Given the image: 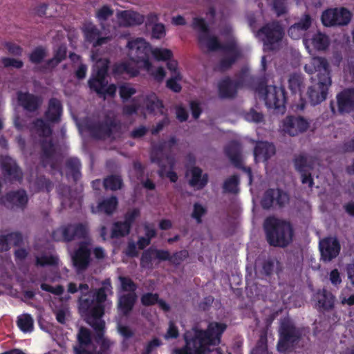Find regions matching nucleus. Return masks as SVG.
<instances>
[{"label":"nucleus","mask_w":354,"mask_h":354,"mask_svg":"<svg viewBox=\"0 0 354 354\" xmlns=\"http://www.w3.org/2000/svg\"><path fill=\"white\" fill-rule=\"evenodd\" d=\"M63 106L61 101L56 97H51L48 102L44 118L51 124H58L62 120Z\"/></svg>","instance_id":"4be33fe9"},{"label":"nucleus","mask_w":354,"mask_h":354,"mask_svg":"<svg viewBox=\"0 0 354 354\" xmlns=\"http://www.w3.org/2000/svg\"><path fill=\"white\" fill-rule=\"evenodd\" d=\"M286 0H273V10L278 17L287 12Z\"/></svg>","instance_id":"338daca9"},{"label":"nucleus","mask_w":354,"mask_h":354,"mask_svg":"<svg viewBox=\"0 0 354 354\" xmlns=\"http://www.w3.org/2000/svg\"><path fill=\"white\" fill-rule=\"evenodd\" d=\"M65 167L67 174L70 175L75 182H77L82 177V163L77 157H70L66 160Z\"/></svg>","instance_id":"c9c22d12"},{"label":"nucleus","mask_w":354,"mask_h":354,"mask_svg":"<svg viewBox=\"0 0 354 354\" xmlns=\"http://www.w3.org/2000/svg\"><path fill=\"white\" fill-rule=\"evenodd\" d=\"M1 174L6 182L21 184L24 180V171L17 160L8 155L0 156Z\"/></svg>","instance_id":"9b49d317"},{"label":"nucleus","mask_w":354,"mask_h":354,"mask_svg":"<svg viewBox=\"0 0 354 354\" xmlns=\"http://www.w3.org/2000/svg\"><path fill=\"white\" fill-rule=\"evenodd\" d=\"M177 143V140L174 136L171 137L168 141H164L158 143L153 147L150 154V160L153 163H156L160 167L158 171L159 176L162 177L167 169V165L163 162V159L167 160L169 167L172 169L175 165V160L171 155H165L164 151L168 148L171 150Z\"/></svg>","instance_id":"1a4fd4ad"},{"label":"nucleus","mask_w":354,"mask_h":354,"mask_svg":"<svg viewBox=\"0 0 354 354\" xmlns=\"http://www.w3.org/2000/svg\"><path fill=\"white\" fill-rule=\"evenodd\" d=\"M321 259L328 263L335 259L339 254L341 245L336 237H326L319 241Z\"/></svg>","instance_id":"a211bd4d"},{"label":"nucleus","mask_w":354,"mask_h":354,"mask_svg":"<svg viewBox=\"0 0 354 354\" xmlns=\"http://www.w3.org/2000/svg\"><path fill=\"white\" fill-rule=\"evenodd\" d=\"M310 122L303 116L288 115L282 122L283 131L290 136H296L306 132Z\"/></svg>","instance_id":"f3484780"},{"label":"nucleus","mask_w":354,"mask_h":354,"mask_svg":"<svg viewBox=\"0 0 354 354\" xmlns=\"http://www.w3.org/2000/svg\"><path fill=\"white\" fill-rule=\"evenodd\" d=\"M17 324L22 332L28 333L33 330L34 321L30 315L24 314L18 317Z\"/></svg>","instance_id":"a18cd8bd"},{"label":"nucleus","mask_w":354,"mask_h":354,"mask_svg":"<svg viewBox=\"0 0 354 354\" xmlns=\"http://www.w3.org/2000/svg\"><path fill=\"white\" fill-rule=\"evenodd\" d=\"M180 80V75L178 73L175 77H171L167 80L166 86L175 93H179L181 91L182 86L178 82V80Z\"/></svg>","instance_id":"680f3d73"},{"label":"nucleus","mask_w":354,"mask_h":354,"mask_svg":"<svg viewBox=\"0 0 354 354\" xmlns=\"http://www.w3.org/2000/svg\"><path fill=\"white\" fill-rule=\"evenodd\" d=\"M41 148V161L44 167L53 160L57 155V145L52 138H43L39 142Z\"/></svg>","instance_id":"b1692460"},{"label":"nucleus","mask_w":354,"mask_h":354,"mask_svg":"<svg viewBox=\"0 0 354 354\" xmlns=\"http://www.w3.org/2000/svg\"><path fill=\"white\" fill-rule=\"evenodd\" d=\"M240 183L239 177L234 174L227 178L223 183V189L225 193L237 194L239 191V185Z\"/></svg>","instance_id":"37998d69"},{"label":"nucleus","mask_w":354,"mask_h":354,"mask_svg":"<svg viewBox=\"0 0 354 354\" xmlns=\"http://www.w3.org/2000/svg\"><path fill=\"white\" fill-rule=\"evenodd\" d=\"M268 340L266 335H261L255 347L252 350L251 354H267Z\"/></svg>","instance_id":"13d9d810"},{"label":"nucleus","mask_w":354,"mask_h":354,"mask_svg":"<svg viewBox=\"0 0 354 354\" xmlns=\"http://www.w3.org/2000/svg\"><path fill=\"white\" fill-rule=\"evenodd\" d=\"M131 229L127 227V225L124 222L116 221L113 223L111 230V238L117 239L124 237L128 235Z\"/></svg>","instance_id":"49530a36"},{"label":"nucleus","mask_w":354,"mask_h":354,"mask_svg":"<svg viewBox=\"0 0 354 354\" xmlns=\"http://www.w3.org/2000/svg\"><path fill=\"white\" fill-rule=\"evenodd\" d=\"M127 46L129 48V55L134 62L142 64L147 71L151 68L152 64L149 59L151 49L144 39L138 37L129 41Z\"/></svg>","instance_id":"9d476101"},{"label":"nucleus","mask_w":354,"mask_h":354,"mask_svg":"<svg viewBox=\"0 0 354 354\" xmlns=\"http://www.w3.org/2000/svg\"><path fill=\"white\" fill-rule=\"evenodd\" d=\"M118 205V198L115 196H111L100 201L96 207L92 205L91 209L93 214L104 213L106 215H111L117 209Z\"/></svg>","instance_id":"473e14b6"},{"label":"nucleus","mask_w":354,"mask_h":354,"mask_svg":"<svg viewBox=\"0 0 354 354\" xmlns=\"http://www.w3.org/2000/svg\"><path fill=\"white\" fill-rule=\"evenodd\" d=\"M50 122H47L44 118H37L33 121V126L40 138H46L51 137L53 127Z\"/></svg>","instance_id":"58836bf2"},{"label":"nucleus","mask_w":354,"mask_h":354,"mask_svg":"<svg viewBox=\"0 0 354 354\" xmlns=\"http://www.w3.org/2000/svg\"><path fill=\"white\" fill-rule=\"evenodd\" d=\"M46 56V48L39 46L36 47L29 55V60L32 64H38L42 62Z\"/></svg>","instance_id":"09e8293b"},{"label":"nucleus","mask_w":354,"mask_h":354,"mask_svg":"<svg viewBox=\"0 0 354 354\" xmlns=\"http://www.w3.org/2000/svg\"><path fill=\"white\" fill-rule=\"evenodd\" d=\"M158 297V293L147 292L141 296L140 301L144 306H150L157 303Z\"/></svg>","instance_id":"bf43d9fd"},{"label":"nucleus","mask_w":354,"mask_h":354,"mask_svg":"<svg viewBox=\"0 0 354 354\" xmlns=\"http://www.w3.org/2000/svg\"><path fill=\"white\" fill-rule=\"evenodd\" d=\"M218 94L221 98H234L237 94V89L233 84V80L229 77L223 79L218 86Z\"/></svg>","instance_id":"f704fd0d"},{"label":"nucleus","mask_w":354,"mask_h":354,"mask_svg":"<svg viewBox=\"0 0 354 354\" xmlns=\"http://www.w3.org/2000/svg\"><path fill=\"white\" fill-rule=\"evenodd\" d=\"M113 15V10L109 6H102L96 12V18L100 21H105Z\"/></svg>","instance_id":"052dcab7"},{"label":"nucleus","mask_w":354,"mask_h":354,"mask_svg":"<svg viewBox=\"0 0 354 354\" xmlns=\"http://www.w3.org/2000/svg\"><path fill=\"white\" fill-rule=\"evenodd\" d=\"M336 100L339 114L354 113V88L343 89L337 94Z\"/></svg>","instance_id":"aec40b11"},{"label":"nucleus","mask_w":354,"mask_h":354,"mask_svg":"<svg viewBox=\"0 0 354 354\" xmlns=\"http://www.w3.org/2000/svg\"><path fill=\"white\" fill-rule=\"evenodd\" d=\"M79 290L81 292V296L79 297L78 310L84 319L88 320L86 312L83 310L82 306L84 304L88 305V310H92L97 305L98 296L102 295L105 296L104 300L100 303L101 306L104 309V314L105 313V303L108 301V297L113 295L112 282L110 278H106L102 281L101 286L93 290H89V286L87 283H80L78 287Z\"/></svg>","instance_id":"20e7f679"},{"label":"nucleus","mask_w":354,"mask_h":354,"mask_svg":"<svg viewBox=\"0 0 354 354\" xmlns=\"http://www.w3.org/2000/svg\"><path fill=\"white\" fill-rule=\"evenodd\" d=\"M64 242H71L75 239H83L87 235L86 226L82 223L64 225Z\"/></svg>","instance_id":"c85d7f7f"},{"label":"nucleus","mask_w":354,"mask_h":354,"mask_svg":"<svg viewBox=\"0 0 354 354\" xmlns=\"http://www.w3.org/2000/svg\"><path fill=\"white\" fill-rule=\"evenodd\" d=\"M144 105L149 113H154L156 111L162 113L164 104L155 93L147 95L144 99Z\"/></svg>","instance_id":"4c0bfd02"},{"label":"nucleus","mask_w":354,"mask_h":354,"mask_svg":"<svg viewBox=\"0 0 354 354\" xmlns=\"http://www.w3.org/2000/svg\"><path fill=\"white\" fill-rule=\"evenodd\" d=\"M91 250L86 242H81L72 256L74 266L78 270H86L91 262Z\"/></svg>","instance_id":"412c9836"},{"label":"nucleus","mask_w":354,"mask_h":354,"mask_svg":"<svg viewBox=\"0 0 354 354\" xmlns=\"http://www.w3.org/2000/svg\"><path fill=\"white\" fill-rule=\"evenodd\" d=\"M115 126L113 121L97 122L88 126V130L91 136L97 139H102L110 137L112 134V129Z\"/></svg>","instance_id":"bb28decb"},{"label":"nucleus","mask_w":354,"mask_h":354,"mask_svg":"<svg viewBox=\"0 0 354 354\" xmlns=\"http://www.w3.org/2000/svg\"><path fill=\"white\" fill-rule=\"evenodd\" d=\"M288 83L289 88L292 93L300 92L303 84V78L300 75L294 73L290 76Z\"/></svg>","instance_id":"4d7b16f0"},{"label":"nucleus","mask_w":354,"mask_h":354,"mask_svg":"<svg viewBox=\"0 0 354 354\" xmlns=\"http://www.w3.org/2000/svg\"><path fill=\"white\" fill-rule=\"evenodd\" d=\"M118 280L120 282V288L125 294H136L138 285L131 278L127 276H119Z\"/></svg>","instance_id":"c03bdc74"},{"label":"nucleus","mask_w":354,"mask_h":354,"mask_svg":"<svg viewBox=\"0 0 354 354\" xmlns=\"http://www.w3.org/2000/svg\"><path fill=\"white\" fill-rule=\"evenodd\" d=\"M136 93V89L127 84H124L119 87V95L123 102H126Z\"/></svg>","instance_id":"864d4df0"},{"label":"nucleus","mask_w":354,"mask_h":354,"mask_svg":"<svg viewBox=\"0 0 354 354\" xmlns=\"http://www.w3.org/2000/svg\"><path fill=\"white\" fill-rule=\"evenodd\" d=\"M151 54L158 61H167L173 56L171 50L167 48H156L151 50Z\"/></svg>","instance_id":"5fc2aeb1"},{"label":"nucleus","mask_w":354,"mask_h":354,"mask_svg":"<svg viewBox=\"0 0 354 354\" xmlns=\"http://www.w3.org/2000/svg\"><path fill=\"white\" fill-rule=\"evenodd\" d=\"M352 18V13L347 8H328L322 12L321 20L326 27L344 26L348 25Z\"/></svg>","instance_id":"ddd939ff"},{"label":"nucleus","mask_w":354,"mask_h":354,"mask_svg":"<svg viewBox=\"0 0 354 354\" xmlns=\"http://www.w3.org/2000/svg\"><path fill=\"white\" fill-rule=\"evenodd\" d=\"M283 34V28L278 21L266 24L257 32V36L261 38L264 46L270 50L274 49V45L282 39Z\"/></svg>","instance_id":"f8f14e48"},{"label":"nucleus","mask_w":354,"mask_h":354,"mask_svg":"<svg viewBox=\"0 0 354 354\" xmlns=\"http://www.w3.org/2000/svg\"><path fill=\"white\" fill-rule=\"evenodd\" d=\"M77 344L73 346L74 354L88 353L86 349L92 344V335L89 329L82 326L77 334Z\"/></svg>","instance_id":"cd10ccee"},{"label":"nucleus","mask_w":354,"mask_h":354,"mask_svg":"<svg viewBox=\"0 0 354 354\" xmlns=\"http://www.w3.org/2000/svg\"><path fill=\"white\" fill-rule=\"evenodd\" d=\"M295 169L301 174V183L308 184L310 188L314 185V180L311 171L314 169L313 162L304 154H299L295 156L293 160Z\"/></svg>","instance_id":"dca6fc26"},{"label":"nucleus","mask_w":354,"mask_h":354,"mask_svg":"<svg viewBox=\"0 0 354 354\" xmlns=\"http://www.w3.org/2000/svg\"><path fill=\"white\" fill-rule=\"evenodd\" d=\"M117 17L120 21V26L124 27L141 25L145 21L143 15L131 10L118 12Z\"/></svg>","instance_id":"c756f323"},{"label":"nucleus","mask_w":354,"mask_h":354,"mask_svg":"<svg viewBox=\"0 0 354 354\" xmlns=\"http://www.w3.org/2000/svg\"><path fill=\"white\" fill-rule=\"evenodd\" d=\"M58 258L53 255H46L43 254L40 257H36V262L35 264L37 266H55L58 264Z\"/></svg>","instance_id":"8fccbe9b"},{"label":"nucleus","mask_w":354,"mask_h":354,"mask_svg":"<svg viewBox=\"0 0 354 354\" xmlns=\"http://www.w3.org/2000/svg\"><path fill=\"white\" fill-rule=\"evenodd\" d=\"M227 324L211 322L206 329L196 326L186 330L183 335L185 345L173 350L174 354H209L212 347L218 346Z\"/></svg>","instance_id":"f257e3e1"},{"label":"nucleus","mask_w":354,"mask_h":354,"mask_svg":"<svg viewBox=\"0 0 354 354\" xmlns=\"http://www.w3.org/2000/svg\"><path fill=\"white\" fill-rule=\"evenodd\" d=\"M266 240L270 245L285 248L292 241L293 229L286 221L273 216L268 217L263 223Z\"/></svg>","instance_id":"39448f33"},{"label":"nucleus","mask_w":354,"mask_h":354,"mask_svg":"<svg viewBox=\"0 0 354 354\" xmlns=\"http://www.w3.org/2000/svg\"><path fill=\"white\" fill-rule=\"evenodd\" d=\"M256 90L259 95L263 97L268 108L274 109L281 113L285 112L286 93L284 88L272 85L267 86L264 82H261Z\"/></svg>","instance_id":"6e6552de"},{"label":"nucleus","mask_w":354,"mask_h":354,"mask_svg":"<svg viewBox=\"0 0 354 354\" xmlns=\"http://www.w3.org/2000/svg\"><path fill=\"white\" fill-rule=\"evenodd\" d=\"M1 201L7 208L24 209L28 203V198L26 190L19 189L7 192Z\"/></svg>","instance_id":"6ab92c4d"},{"label":"nucleus","mask_w":354,"mask_h":354,"mask_svg":"<svg viewBox=\"0 0 354 354\" xmlns=\"http://www.w3.org/2000/svg\"><path fill=\"white\" fill-rule=\"evenodd\" d=\"M155 257L154 248L151 247L147 250H145L140 258V266L142 268H151L152 267V260Z\"/></svg>","instance_id":"3c124183"},{"label":"nucleus","mask_w":354,"mask_h":354,"mask_svg":"<svg viewBox=\"0 0 354 354\" xmlns=\"http://www.w3.org/2000/svg\"><path fill=\"white\" fill-rule=\"evenodd\" d=\"M207 214V209L198 203H195L193 205V211L191 216L197 224L202 223V218Z\"/></svg>","instance_id":"6e6d98bb"},{"label":"nucleus","mask_w":354,"mask_h":354,"mask_svg":"<svg viewBox=\"0 0 354 354\" xmlns=\"http://www.w3.org/2000/svg\"><path fill=\"white\" fill-rule=\"evenodd\" d=\"M109 62H98L93 68L91 77L88 80L89 88L97 94H101L104 87H106L108 80Z\"/></svg>","instance_id":"4468645a"},{"label":"nucleus","mask_w":354,"mask_h":354,"mask_svg":"<svg viewBox=\"0 0 354 354\" xmlns=\"http://www.w3.org/2000/svg\"><path fill=\"white\" fill-rule=\"evenodd\" d=\"M140 214L139 209L134 208L131 211L127 212L124 215V221H123L128 228H131L132 224L134 223L136 218Z\"/></svg>","instance_id":"e2e57ef3"},{"label":"nucleus","mask_w":354,"mask_h":354,"mask_svg":"<svg viewBox=\"0 0 354 354\" xmlns=\"http://www.w3.org/2000/svg\"><path fill=\"white\" fill-rule=\"evenodd\" d=\"M313 19L308 13H305L298 22L292 25L288 30V35L293 39H300L304 32L312 25Z\"/></svg>","instance_id":"393cba45"},{"label":"nucleus","mask_w":354,"mask_h":354,"mask_svg":"<svg viewBox=\"0 0 354 354\" xmlns=\"http://www.w3.org/2000/svg\"><path fill=\"white\" fill-rule=\"evenodd\" d=\"M1 62L6 68L13 67L19 69L24 66V62L21 60L11 57H3Z\"/></svg>","instance_id":"69168bd1"},{"label":"nucleus","mask_w":354,"mask_h":354,"mask_svg":"<svg viewBox=\"0 0 354 354\" xmlns=\"http://www.w3.org/2000/svg\"><path fill=\"white\" fill-rule=\"evenodd\" d=\"M302 336V328L297 327L289 319H282L279 328L278 351L283 353L292 352Z\"/></svg>","instance_id":"0eeeda50"},{"label":"nucleus","mask_w":354,"mask_h":354,"mask_svg":"<svg viewBox=\"0 0 354 354\" xmlns=\"http://www.w3.org/2000/svg\"><path fill=\"white\" fill-rule=\"evenodd\" d=\"M289 200V195L282 189L269 188L264 192L261 204L264 209H269L274 205L283 207Z\"/></svg>","instance_id":"2eb2a0df"},{"label":"nucleus","mask_w":354,"mask_h":354,"mask_svg":"<svg viewBox=\"0 0 354 354\" xmlns=\"http://www.w3.org/2000/svg\"><path fill=\"white\" fill-rule=\"evenodd\" d=\"M161 344V340L154 337L147 344L142 354H151L155 348L159 347Z\"/></svg>","instance_id":"774afa93"},{"label":"nucleus","mask_w":354,"mask_h":354,"mask_svg":"<svg viewBox=\"0 0 354 354\" xmlns=\"http://www.w3.org/2000/svg\"><path fill=\"white\" fill-rule=\"evenodd\" d=\"M240 145L236 141L230 142L225 147V153L226 156L230 158V161L234 165V167L241 166V153H240Z\"/></svg>","instance_id":"e433bc0d"},{"label":"nucleus","mask_w":354,"mask_h":354,"mask_svg":"<svg viewBox=\"0 0 354 354\" xmlns=\"http://www.w3.org/2000/svg\"><path fill=\"white\" fill-rule=\"evenodd\" d=\"M304 71L310 75L317 73L311 77L313 84L308 87L307 96L312 106L317 105L327 98L332 84L329 63L325 57H314L304 66Z\"/></svg>","instance_id":"7ed1b4c3"},{"label":"nucleus","mask_w":354,"mask_h":354,"mask_svg":"<svg viewBox=\"0 0 354 354\" xmlns=\"http://www.w3.org/2000/svg\"><path fill=\"white\" fill-rule=\"evenodd\" d=\"M84 33L86 41L93 44V47L106 44L109 40V37H100V31L93 24L86 26L84 29Z\"/></svg>","instance_id":"72a5a7b5"},{"label":"nucleus","mask_w":354,"mask_h":354,"mask_svg":"<svg viewBox=\"0 0 354 354\" xmlns=\"http://www.w3.org/2000/svg\"><path fill=\"white\" fill-rule=\"evenodd\" d=\"M17 95L19 105L28 112L36 111L41 105L42 99L39 96L22 91H19Z\"/></svg>","instance_id":"5701e85b"},{"label":"nucleus","mask_w":354,"mask_h":354,"mask_svg":"<svg viewBox=\"0 0 354 354\" xmlns=\"http://www.w3.org/2000/svg\"><path fill=\"white\" fill-rule=\"evenodd\" d=\"M275 147L272 143L261 141L257 143L254 149V156L257 161H268L275 154Z\"/></svg>","instance_id":"2f4dec72"},{"label":"nucleus","mask_w":354,"mask_h":354,"mask_svg":"<svg viewBox=\"0 0 354 354\" xmlns=\"http://www.w3.org/2000/svg\"><path fill=\"white\" fill-rule=\"evenodd\" d=\"M318 304L323 310L330 311L334 308L335 296L330 292L324 289Z\"/></svg>","instance_id":"79ce46f5"},{"label":"nucleus","mask_w":354,"mask_h":354,"mask_svg":"<svg viewBox=\"0 0 354 354\" xmlns=\"http://www.w3.org/2000/svg\"><path fill=\"white\" fill-rule=\"evenodd\" d=\"M113 73L114 75H118L127 74L131 77H136L138 75L139 71L132 64L127 62H124L115 64L113 66Z\"/></svg>","instance_id":"ea45409f"},{"label":"nucleus","mask_w":354,"mask_h":354,"mask_svg":"<svg viewBox=\"0 0 354 354\" xmlns=\"http://www.w3.org/2000/svg\"><path fill=\"white\" fill-rule=\"evenodd\" d=\"M97 305L91 310H88V305L84 304L82 306L83 310L86 312L88 317L85 322L90 325L95 332V341L100 345V350L104 354L111 353V341L104 337L106 324L102 318L104 316V309L100 303L104 299L105 296L100 295L98 297Z\"/></svg>","instance_id":"423d86ee"},{"label":"nucleus","mask_w":354,"mask_h":354,"mask_svg":"<svg viewBox=\"0 0 354 354\" xmlns=\"http://www.w3.org/2000/svg\"><path fill=\"white\" fill-rule=\"evenodd\" d=\"M192 28L198 31V41L201 48L205 46L209 52L223 51L226 56L218 62L221 71H227L239 59L242 55L241 50L234 41L221 44L216 36L209 35V26L203 18L194 17Z\"/></svg>","instance_id":"f03ea898"},{"label":"nucleus","mask_w":354,"mask_h":354,"mask_svg":"<svg viewBox=\"0 0 354 354\" xmlns=\"http://www.w3.org/2000/svg\"><path fill=\"white\" fill-rule=\"evenodd\" d=\"M35 185L39 191L45 190L50 192L53 187V183L44 176H39L36 178Z\"/></svg>","instance_id":"603ef678"},{"label":"nucleus","mask_w":354,"mask_h":354,"mask_svg":"<svg viewBox=\"0 0 354 354\" xmlns=\"http://www.w3.org/2000/svg\"><path fill=\"white\" fill-rule=\"evenodd\" d=\"M311 44L317 50H325L330 44L328 37L321 32H317L311 38Z\"/></svg>","instance_id":"a19ab883"},{"label":"nucleus","mask_w":354,"mask_h":354,"mask_svg":"<svg viewBox=\"0 0 354 354\" xmlns=\"http://www.w3.org/2000/svg\"><path fill=\"white\" fill-rule=\"evenodd\" d=\"M138 299L137 294L123 293L118 296L117 309L120 315L128 317L132 312Z\"/></svg>","instance_id":"a878e982"},{"label":"nucleus","mask_w":354,"mask_h":354,"mask_svg":"<svg viewBox=\"0 0 354 354\" xmlns=\"http://www.w3.org/2000/svg\"><path fill=\"white\" fill-rule=\"evenodd\" d=\"M188 257V252L187 250H180L174 252L172 255L170 254L169 262L174 265H179Z\"/></svg>","instance_id":"0e129e2a"},{"label":"nucleus","mask_w":354,"mask_h":354,"mask_svg":"<svg viewBox=\"0 0 354 354\" xmlns=\"http://www.w3.org/2000/svg\"><path fill=\"white\" fill-rule=\"evenodd\" d=\"M191 174L189 180L190 187L196 190H201L206 187L209 180V176L207 173L203 174L201 168L194 166L189 169Z\"/></svg>","instance_id":"7c9ffc66"},{"label":"nucleus","mask_w":354,"mask_h":354,"mask_svg":"<svg viewBox=\"0 0 354 354\" xmlns=\"http://www.w3.org/2000/svg\"><path fill=\"white\" fill-rule=\"evenodd\" d=\"M103 184L106 189L116 191L122 188L123 183L120 176L111 175L104 178Z\"/></svg>","instance_id":"de8ad7c7"}]
</instances>
